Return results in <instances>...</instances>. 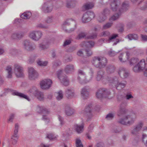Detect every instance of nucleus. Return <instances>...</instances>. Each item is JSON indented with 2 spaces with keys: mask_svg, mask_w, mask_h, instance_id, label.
I'll return each mask as SVG.
<instances>
[{
  "mask_svg": "<svg viewBox=\"0 0 147 147\" xmlns=\"http://www.w3.org/2000/svg\"><path fill=\"white\" fill-rule=\"evenodd\" d=\"M111 9L113 11H118L120 13L125 12L129 6L127 1H124L121 5V0H113L110 2Z\"/></svg>",
  "mask_w": 147,
  "mask_h": 147,
  "instance_id": "f257e3e1",
  "label": "nucleus"
},
{
  "mask_svg": "<svg viewBox=\"0 0 147 147\" xmlns=\"http://www.w3.org/2000/svg\"><path fill=\"white\" fill-rule=\"evenodd\" d=\"M136 117V114L131 112L129 114L124 115L123 118L120 119L118 122L123 125H130L134 123Z\"/></svg>",
  "mask_w": 147,
  "mask_h": 147,
  "instance_id": "f03ea898",
  "label": "nucleus"
},
{
  "mask_svg": "<svg viewBox=\"0 0 147 147\" xmlns=\"http://www.w3.org/2000/svg\"><path fill=\"white\" fill-rule=\"evenodd\" d=\"M92 63L96 68L102 69L106 67L107 60L105 57L97 56L94 57L92 60Z\"/></svg>",
  "mask_w": 147,
  "mask_h": 147,
  "instance_id": "7ed1b4c3",
  "label": "nucleus"
},
{
  "mask_svg": "<svg viewBox=\"0 0 147 147\" xmlns=\"http://www.w3.org/2000/svg\"><path fill=\"white\" fill-rule=\"evenodd\" d=\"M133 70L136 73L144 71V75L147 77V65L146 64L145 60L142 59L133 68Z\"/></svg>",
  "mask_w": 147,
  "mask_h": 147,
  "instance_id": "20e7f679",
  "label": "nucleus"
},
{
  "mask_svg": "<svg viewBox=\"0 0 147 147\" xmlns=\"http://www.w3.org/2000/svg\"><path fill=\"white\" fill-rule=\"evenodd\" d=\"M107 80L109 83L112 84V85L115 86L116 88L118 90H120L124 88L127 84L126 81L119 82L118 78L116 77H114L113 78L107 77Z\"/></svg>",
  "mask_w": 147,
  "mask_h": 147,
  "instance_id": "39448f33",
  "label": "nucleus"
},
{
  "mask_svg": "<svg viewBox=\"0 0 147 147\" xmlns=\"http://www.w3.org/2000/svg\"><path fill=\"white\" fill-rule=\"evenodd\" d=\"M71 23L70 25L69 28L64 27L63 30L65 32L68 33H71L74 32L75 29L77 28V24L75 20L72 19H69L67 20L64 23V24L65 26L68 25Z\"/></svg>",
  "mask_w": 147,
  "mask_h": 147,
  "instance_id": "423d86ee",
  "label": "nucleus"
},
{
  "mask_svg": "<svg viewBox=\"0 0 147 147\" xmlns=\"http://www.w3.org/2000/svg\"><path fill=\"white\" fill-rule=\"evenodd\" d=\"M110 93L109 90L105 88H101L96 92V96L97 98L101 99L103 98L108 97Z\"/></svg>",
  "mask_w": 147,
  "mask_h": 147,
  "instance_id": "0eeeda50",
  "label": "nucleus"
},
{
  "mask_svg": "<svg viewBox=\"0 0 147 147\" xmlns=\"http://www.w3.org/2000/svg\"><path fill=\"white\" fill-rule=\"evenodd\" d=\"M43 35L42 32L39 30H34L31 32L29 34V36L34 41H38L41 38Z\"/></svg>",
  "mask_w": 147,
  "mask_h": 147,
  "instance_id": "6e6552de",
  "label": "nucleus"
},
{
  "mask_svg": "<svg viewBox=\"0 0 147 147\" xmlns=\"http://www.w3.org/2000/svg\"><path fill=\"white\" fill-rule=\"evenodd\" d=\"M22 44L23 48L28 51H32L36 48V45L32 43L29 40H24Z\"/></svg>",
  "mask_w": 147,
  "mask_h": 147,
  "instance_id": "1a4fd4ad",
  "label": "nucleus"
},
{
  "mask_svg": "<svg viewBox=\"0 0 147 147\" xmlns=\"http://www.w3.org/2000/svg\"><path fill=\"white\" fill-rule=\"evenodd\" d=\"M14 72L17 77H21L24 76V69L20 65L15 64L14 65Z\"/></svg>",
  "mask_w": 147,
  "mask_h": 147,
  "instance_id": "9d476101",
  "label": "nucleus"
},
{
  "mask_svg": "<svg viewBox=\"0 0 147 147\" xmlns=\"http://www.w3.org/2000/svg\"><path fill=\"white\" fill-rule=\"evenodd\" d=\"M144 125V123L142 121H140L138 123L134 126L131 130V134L133 136H137L139 132L140 131Z\"/></svg>",
  "mask_w": 147,
  "mask_h": 147,
  "instance_id": "9b49d317",
  "label": "nucleus"
},
{
  "mask_svg": "<svg viewBox=\"0 0 147 147\" xmlns=\"http://www.w3.org/2000/svg\"><path fill=\"white\" fill-rule=\"evenodd\" d=\"M95 17V14L93 12L88 11L84 14L82 18V21L83 23L88 22L91 20Z\"/></svg>",
  "mask_w": 147,
  "mask_h": 147,
  "instance_id": "f8f14e48",
  "label": "nucleus"
},
{
  "mask_svg": "<svg viewBox=\"0 0 147 147\" xmlns=\"http://www.w3.org/2000/svg\"><path fill=\"white\" fill-rule=\"evenodd\" d=\"M28 78L31 80H34L38 76V73L32 67L28 68Z\"/></svg>",
  "mask_w": 147,
  "mask_h": 147,
  "instance_id": "ddd939ff",
  "label": "nucleus"
},
{
  "mask_svg": "<svg viewBox=\"0 0 147 147\" xmlns=\"http://www.w3.org/2000/svg\"><path fill=\"white\" fill-rule=\"evenodd\" d=\"M52 82L51 80L49 79H45L40 82V87L43 89H48L51 86Z\"/></svg>",
  "mask_w": 147,
  "mask_h": 147,
  "instance_id": "4468645a",
  "label": "nucleus"
},
{
  "mask_svg": "<svg viewBox=\"0 0 147 147\" xmlns=\"http://www.w3.org/2000/svg\"><path fill=\"white\" fill-rule=\"evenodd\" d=\"M57 74L61 83L64 86H67L69 84L68 80L66 77L63 76L62 71L61 70H59Z\"/></svg>",
  "mask_w": 147,
  "mask_h": 147,
  "instance_id": "2eb2a0df",
  "label": "nucleus"
},
{
  "mask_svg": "<svg viewBox=\"0 0 147 147\" xmlns=\"http://www.w3.org/2000/svg\"><path fill=\"white\" fill-rule=\"evenodd\" d=\"M19 126L18 124L16 123L15 125V129L14 131L13 134L11 138L12 144L14 145L16 144L17 142L19 136L18 135Z\"/></svg>",
  "mask_w": 147,
  "mask_h": 147,
  "instance_id": "dca6fc26",
  "label": "nucleus"
},
{
  "mask_svg": "<svg viewBox=\"0 0 147 147\" xmlns=\"http://www.w3.org/2000/svg\"><path fill=\"white\" fill-rule=\"evenodd\" d=\"M127 105L126 102H123L120 104L119 108L117 112V115L121 116L126 113L127 110L126 108Z\"/></svg>",
  "mask_w": 147,
  "mask_h": 147,
  "instance_id": "f3484780",
  "label": "nucleus"
},
{
  "mask_svg": "<svg viewBox=\"0 0 147 147\" xmlns=\"http://www.w3.org/2000/svg\"><path fill=\"white\" fill-rule=\"evenodd\" d=\"M53 6L49 3H45L42 6L41 9L43 12L48 13L51 12L52 10Z\"/></svg>",
  "mask_w": 147,
  "mask_h": 147,
  "instance_id": "a211bd4d",
  "label": "nucleus"
},
{
  "mask_svg": "<svg viewBox=\"0 0 147 147\" xmlns=\"http://www.w3.org/2000/svg\"><path fill=\"white\" fill-rule=\"evenodd\" d=\"M92 107L91 105H88L85 107L83 111H82V113L86 116L88 117H91L92 115Z\"/></svg>",
  "mask_w": 147,
  "mask_h": 147,
  "instance_id": "6ab92c4d",
  "label": "nucleus"
},
{
  "mask_svg": "<svg viewBox=\"0 0 147 147\" xmlns=\"http://www.w3.org/2000/svg\"><path fill=\"white\" fill-rule=\"evenodd\" d=\"M81 95L83 99L88 98L89 95V89L88 87H85L82 88L81 91Z\"/></svg>",
  "mask_w": 147,
  "mask_h": 147,
  "instance_id": "aec40b11",
  "label": "nucleus"
},
{
  "mask_svg": "<svg viewBox=\"0 0 147 147\" xmlns=\"http://www.w3.org/2000/svg\"><path fill=\"white\" fill-rule=\"evenodd\" d=\"M118 74L121 78H127L129 75V73L126 69L123 67H120L119 69Z\"/></svg>",
  "mask_w": 147,
  "mask_h": 147,
  "instance_id": "412c9836",
  "label": "nucleus"
},
{
  "mask_svg": "<svg viewBox=\"0 0 147 147\" xmlns=\"http://www.w3.org/2000/svg\"><path fill=\"white\" fill-rule=\"evenodd\" d=\"M129 55V54L128 52H127L125 54L121 53L119 56V60L122 63L126 62L128 59Z\"/></svg>",
  "mask_w": 147,
  "mask_h": 147,
  "instance_id": "4be33fe9",
  "label": "nucleus"
},
{
  "mask_svg": "<svg viewBox=\"0 0 147 147\" xmlns=\"http://www.w3.org/2000/svg\"><path fill=\"white\" fill-rule=\"evenodd\" d=\"M94 45V42L92 41H84L82 42L80 44V45L82 47L88 48H92Z\"/></svg>",
  "mask_w": 147,
  "mask_h": 147,
  "instance_id": "5701e85b",
  "label": "nucleus"
},
{
  "mask_svg": "<svg viewBox=\"0 0 147 147\" xmlns=\"http://www.w3.org/2000/svg\"><path fill=\"white\" fill-rule=\"evenodd\" d=\"M75 70L74 66L72 64L67 65L65 69V72L67 74H71Z\"/></svg>",
  "mask_w": 147,
  "mask_h": 147,
  "instance_id": "b1692460",
  "label": "nucleus"
},
{
  "mask_svg": "<svg viewBox=\"0 0 147 147\" xmlns=\"http://www.w3.org/2000/svg\"><path fill=\"white\" fill-rule=\"evenodd\" d=\"M84 125L82 124L81 125L75 124L74 125V129L78 134L82 133L84 130Z\"/></svg>",
  "mask_w": 147,
  "mask_h": 147,
  "instance_id": "393cba45",
  "label": "nucleus"
},
{
  "mask_svg": "<svg viewBox=\"0 0 147 147\" xmlns=\"http://www.w3.org/2000/svg\"><path fill=\"white\" fill-rule=\"evenodd\" d=\"M65 95L68 98H71L74 96V91L72 89H67L65 91Z\"/></svg>",
  "mask_w": 147,
  "mask_h": 147,
  "instance_id": "a878e982",
  "label": "nucleus"
},
{
  "mask_svg": "<svg viewBox=\"0 0 147 147\" xmlns=\"http://www.w3.org/2000/svg\"><path fill=\"white\" fill-rule=\"evenodd\" d=\"M65 112L66 115L70 116L74 113L75 110L71 107L67 106L65 108Z\"/></svg>",
  "mask_w": 147,
  "mask_h": 147,
  "instance_id": "bb28decb",
  "label": "nucleus"
},
{
  "mask_svg": "<svg viewBox=\"0 0 147 147\" xmlns=\"http://www.w3.org/2000/svg\"><path fill=\"white\" fill-rule=\"evenodd\" d=\"M92 74H89L85 76L84 79H81L80 80V83L81 84L87 83L91 80L92 78Z\"/></svg>",
  "mask_w": 147,
  "mask_h": 147,
  "instance_id": "cd10ccee",
  "label": "nucleus"
},
{
  "mask_svg": "<svg viewBox=\"0 0 147 147\" xmlns=\"http://www.w3.org/2000/svg\"><path fill=\"white\" fill-rule=\"evenodd\" d=\"M77 2L74 0H67L66 6L67 8H71L75 6Z\"/></svg>",
  "mask_w": 147,
  "mask_h": 147,
  "instance_id": "c85d7f7f",
  "label": "nucleus"
},
{
  "mask_svg": "<svg viewBox=\"0 0 147 147\" xmlns=\"http://www.w3.org/2000/svg\"><path fill=\"white\" fill-rule=\"evenodd\" d=\"M12 94L13 95H17L20 97L24 98L28 100H29L28 97L26 95L23 93L18 92L16 90H14L13 91Z\"/></svg>",
  "mask_w": 147,
  "mask_h": 147,
  "instance_id": "c756f323",
  "label": "nucleus"
},
{
  "mask_svg": "<svg viewBox=\"0 0 147 147\" xmlns=\"http://www.w3.org/2000/svg\"><path fill=\"white\" fill-rule=\"evenodd\" d=\"M115 67L112 65H108L106 68V70L107 73L110 74L113 73L115 70Z\"/></svg>",
  "mask_w": 147,
  "mask_h": 147,
  "instance_id": "7c9ffc66",
  "label": "nucleus"
},
{
  "mask_svg": "<svg viewBox=\"0 0 147 147\" xmlns=\"http://www.w3.org/2000/svg\"><path fill=\"white\" fill-rule=\"evenodd\" d=\"M6 70L7 73V78H12V69L10 66H7L6 68Z\"/></svg>",
  "mask_w": 147,
  "mask_h": 147,
  "instance_id": "2f4dec72",
  "label": "nucleus"
},
{
  "mask_svg": "<svg viewBox=\"0 0 147 147\" xmlns=\"http://www.w3.org/2000/svg\"><path fill=\"white\" fill-rule=\"evenodd\" d=\"M127 37L129 40H138L139 38L138 35L136 34H129L127 36Z\"/></svg>",
  "mask_w": 147,
  "mask_h": 147,
  "instance_id": "473e14b6",
  "label": "nucleus"
},
{
  "mask_svg": "<svg viewBox=\"0 0 147 147\" xmlns=\"http://www.w3.org/2000/svg\"><path fill=\"white\" fill-rule=\"evenodd\" d=\"M35 96L40 101H42L44 99L43 93L39 91H38Z\"/></svg>",
  "mask_w": 147,
  "mask_h": 147,
  "instance_id": "72a5a7b5",
  "label": "nucleus"
},
{
  "mask_svg": "<svg viewBox=\"0 0 147 147\" xmlns=\"http://www.w3.org/2000/svg\"><path fill=\"white\" fill-rule=\"evenodd\" d=\"M32 16L31 13L29 11L26 12L24 13L21 16L22 18L24 19H29Z\"/></svg>",
  "mask_w": 147,
  "mask_h": 147,
  "instance_id": "f704fd0d",
  "label": "nucleus"
},
{
  "mask_svg": "<svg viewBox=\"0 0 147 147\" xmlns=\"http://www.w3.org/2000/svg\"><path fill=\"white\" fill-rule=\"evenodd\" d=\"M85 73L82 70H78V78L80 82V80H81V79H84L85 78Z\"/></svg>",
  "mask_w": 147,
  "mask_h": 147,
  "instance_id": "c9c22d12",
  "label": "nucleus"
},
{
  "mask_svg": "<svg viewBox=\"0 0 147 147\" xmlns=\"http://www.w3.org/2000/svg\"><path fill=\"white\" fill-rule=\"evenodd\" d=\"M94 6V4L93 3H86L84 6L83 7L86 10L92 8Z\"/></svg>",
  "mask_w": 147,
  "mask_h": 147,
  "instance_id": "e433bc0d",
  "label": "nucleus"
},
{
  "mask_svg": "<svg viewBox=\"0 0 147 147\" xmlns=\"http://www.w3.org/2000/svg\"><path fill=\"white\" fill-rule=\"evenodd\" d=\"M139 59L137 57H133L131 58L129 61V64L131 66L136 64L139 61Z\"/></svg>",
  "mask_w": 147,
  "mask_h": 147,
  "instance_id": "4c0bfd02",
  "label": "nucleus"
},
{
  "mask_svg": "<svg viewBox=\"0 0 147 147\" xmlns=\"http://www.w3.org/2000/svg\"><path fill=\"white\" fill-rule=\"evenodd\" d=\"M63 97V92L62 90H59L57 93L56 98L57 100H61Z\"/></svg>",
  "mask_w": 147,
  "mask_h": 147,
  "instance_id": "58836bf2",
  "label": "nucleus"
},
{
  "mask_svg": "<svg viewBox=\"0 0 147 147\" xmlns=\"http://www.w3.org/2000/svg\"><path fill=\"white\" fill-rule=\"evenodd\" d=\"M38 65L40 66H45L47 65L48 62L47 61H43L40 60H38L37 61Z\"/></svg>",
  "mask_w": 147,
  "mask_h": 147,
  "instance_id": "ea45409f",
  "label": "nucleus"
},
{
  "mask_svg": "<svg viewBox=\"0 0 147 147\" xmlns=\"http://www.w3.org/2000/svg\"><path fill=\"white\" fill-rule=\"evenodd\" d=\"M107 19L106 16H104L102 14H100L97 18V20L99 22H104Z\"/></svg>",
  "mask_w": 147,
  "mask_h": 147,
  "instance_id": "a19ab883",
  "label": "nucleus"
},
{
  "mask_svg": "<svg viewBox=\"0 0 147 147\" xmlns=\"http://www.w3.org/2000/svg\"><path fill=\"white\" fill-rule=\"evenodd\" d=\"M103 74L102 71H100L97 72L96 77V80L97 81L101 80L103 77Z\"/></svg>",
  "mask_w": 147,
  "mask_h": 147,
  "instance_id": "79ce46f5",
  "label": "nucleus"
},
{
  "mask_svg": "<svg viewBox=\"0 0 147 147\" xmlns=\"http://www.w3.org/2000/svg\"><path fill=\"white\" fill-rule=\"evenodd\" d=\"M121 13L119 12V13H116L112 16L110 18V21H115L118 19Z\"/></svg>",
  "mask_w": 147,
  "mask_h": 147,
  "instance_id": "37998d69",
  "label": "nucleus"
},
{
  "mask_svg": "<svg viewBox=\"0 0 147 147\" xmlns=\"http://www.w3.org/2000/svg\"><path fill=\"white\" fill-rule=\"evenodd\" d=\"M38 91L37 88L34 87L31 88L28 91V92L29 94H33L35 96Z\"/></svg>",
  "mask_w": 147,
  "mask_h": 147,
  "instance_id": "c03bdc74",
  "label": "nucleus"
},
{
  "mask_svg": "<svg viewBox=\"0 0 147 147\" xmlns=\"http://www.w3.org/2000/svg\"><path fill=\"white\" fill-rule=\"evenodd\" d=\"M42 112L43 114H45L46 115H43L42 118L44 119H47V115L49 113V111L48 110L45 108H44L42 110Z\"/></svg>",
  "mask_w": 147,
  "mask_h": 147,
  "instance_id": "a18cd8bd",
  "label": "nucleus"
},
{
  "mask_svg": "<svg viewBox=\"0 0 147 147\" xmlns=\"http://www.w3.org/2000/svg\"><path fill=\"white\" fill-rule=\"evenodd\" d=\"M142 142L144 145L147 146V135L143 134L142 137Z\"/></svg>",
  "mask_w": 147,
  "mask_h": 147,
  "instance_id": "49530a36",
  "label": "nucleus"
},
{
  "mask_svg": "<svg viewBox=\"0 0 147 147\" xmlns=\"http://www.w3.org/2000/svg\"><path fill=\"white\" fill-rule=\"evenodd\" d=\"M110 33L107 31H103L100 34V36L101 37H105L109 36L110 35Z\"/></svg>",
  "mask_w": 147,
  "mask_h": 147,
  "instance_id": "de8ad7c7",
  "label": "nucleus"
},
{
  "mask_svg": "<svg viewBox=\"0 0 147 147\" xmlns=\"http://www.w3.org/2000/svg\"><path fill=\"white\" fill-rule=\"evenodd\" d=\"M120 52L119 51L117 52H115L114 51H113L112 49H111L108 53V55L110 56H114Z\"/></svg>",
  "mask_w": 147,
  "mask_h": 147,
  "instance_id": "09e8293b",
  "label": "nucleus"
},
{
  "mask_svg": "<svg viewBox=\"0 0 147 147\" xmlns=\"http://www.w3.org/2000/svg\"><path fill=\"white\" fill-rule=\"evenodd\" d=\"M76 147H83V145L82 144L81 140L78 139H76Z\"/></svg>",
  "mask_w": 147,
  "mask_h": 147,
  "instance_id": "8fccbe9b",
  "label": "nucleus"
},
{
  "mask_svg": "<svg viewBox=\"0 0 147 147\" xmlns=\"http://www.w3.org/2000/svg\"><path fill=\"white\" fill-rule=\"evenodd\" d=\"M86 35V34L84 32L80 33L76 37L77 39H80L84 38Z\"/></svg>",
  "mask_w": 147,
  "mask_h": 147,
  "instance_id": "3c124183",
  "label": "nucleus"
},
{
  "mask_svg": "<svg viewBox=\"0 0 147 147\" xmlns=\"http://www.w3.org/2000/svg\"><path fill=\"white\" fill-rule=\"evenodd\" d=\"M110 13V11L109 9H104L102 12L101 14H102L104 16H107L109 15Z\"/></svg>",
  "mask_w": 147,
  "mask_h": 147,
  "instance_id": "603ef678",
  "label": "nucleus"
},
{
  "mask_svg": "<svg viewBox=\"0 0 147 147\" xmlns=\"http://www.w3.org/2000/svg\"><path fill=\"white\" fill-rule=\"evenodd\" d=\"M113 25V24L111 23H107L105 24L103 27L104 29H107L110 28Z\"/></svg>",
  "mask_w": 147,
  "mask_h": 147,
  "instance_id": "864d4df0",
  "label": "nucleus"
},
{
  "mask_svg": "<svg viewBox=\"0 0 147 147\" xmlns=\"http://www.w3.org/2000/svg\"><path fill=\"white\" fill-rule=\"evenodd\" d=\"M47 137L50 140H54L56 138L53 134L51 133L47 134Z\"/></svg>",
  "mask_w": 147,
  "mask_h": 147,
  "instance_id": "5fc2aeb1",
  "label": "nucleus"
},
{
  "mask_svg": "<svg viewBox=\"0 0 147 147\" xmlns=\"http://www.w3.org/2000/svg\"><path fill=\"white\" fill-rule=\"evenodd\" d=\"M118 37V34H113L111 36L109 37L108 40L109 42L112 41L113 39H115Z\"/></svg>",
  "mask_w": 147,
  "mask_h": 147,
  "instance_id": "6e6d98bb",
  "label": "nucleus"
},
{
  "mask_svg": "<svg viewBox=\"0 0 147 147\" xmlns=\"http://www.w3.org/2000/svg\"><path fill=\"white\" fill-rule=\"evenodd\" d=\"M114 114L112 113H109L107 115L106 118L107 120H109L112 119L114 117Z\"/></svg>",
  "mask_w": 147,
  "mask_h": 147,
  "instance_id": "4d7b16f0",
  "label": "nucleus"
},
{
  "mask_svg": "<svg viewBox=\"0 0 147 147\" xmlns=\"http://www.w3.org/2000/svg\"><path fill=\"white\" fill-rule=\"evenodd\" d=\"M58 118L60 123V124L62 126L64 124V121L63 119L60 116H58Z\"/></svg>",
  "mask_w": 147,
  "mask_h": 147,
  "instance_id": "13d9d810",
  "label": "nucleus"
},
{
  "mask_svg": "<svg viewBox=\"0 0 147 147\" xmlns=\"http://www.w3.org/2000/svg\"><path fill=\"white\" fill-rule=\"evenodd\" d=\"M53 17L52 16L47 17L45 20V22L47 23H50L53 21Z\"/></svg>",
  "mask_w": 147,
  "mask_h": 147,
  "instance_id": "bf43d9fd",
  "label": "nucleus"
},
{
  "mask_svg": "<svg viewBox=\"0 0 147 147\" xmlns=\"http://www.w3.org/2000/svg\"><path fill=\"white\" fill-rule=\"evenodd\" d=\"M17 39L22 38L24 36V34L22 32L17 33Z\"/></svg>",
  "mask_w": 147,
  "mask_h": 147,
  "instance_id": "052dcab7",
  "label": "nucleus"
},
{
  "mask_svg": "<svg viewBox=\"0 0 147 147\" xmlns=\"http://www.w3.org/2000/svg\"><path fill=\"white\" fill-rule=\"evenodd\" d=\"M15 116V114H11L9 116V119L8 120V122H12L14 119Z\"/></svg>",
  "mask_w": 147,
  "mask_h": 147,
  "instance_id": "680f3d73",
  "label": "nucleus"
},
{
  "mask_svg": "<svg viewBox=\"0 0 147 147\" xmlns=\"http://www.w3.org/2000/svg\"><path fill=\"white\" fill-rule=\"evenodd\" d=\"M71 43V41L70 40H66L64 42L63 46H66L70 44Z\"/></svg>",
  "mask_w": 147,
  "mask_h": 147,
  "instance_id": "e2e57ef3",
  "label": "nucleus"
},
{
  "mask_svg": "<svg viewBox=\"0 0 147 147\" xmlns=\"http://www.w3.org/2000/svg\"><path fill=\"white\" fill-rule=\"evenodd\" d=\"M37 27L39 28H47V26L44 25L41 23L38 24L37 26Z\"/></svg>",
  "mask_w": 147,
  "mask_h": 147,
  "instance_id": "0e129e2a",
  "label": "nucleus"
},
{
  "mask_svg": "<svg viewBox=\"0 0 147 147\" xmlns=\"http://www.w3.org/2000/svg\"><path fill=\"white\" fill-rule=\"evenodd\" d=\"M141 37L142 40L144 41H147V35L141 34Z\"/></svg>",
  "mask_w": 147,
  "mask_h": 147,
  "instance_id": "69168bd1",
  "label": "nucleus"
},
{
  "mask_svg": "<svg viewBox=\"0 0 147 147\" xmlns=\"http://www.w3.org/2000/svg\"><path fill=\"white\" fill-rule=\"evenodd\" d=\"M76 48V47L75 46L71 47H69L68 51L69 52H72L75 50Z\"/></svg>",
  "mask_w": 147,
  "mask_h": 147,
  "instance_id": "338daca9",
  "label": "nucleus"
},
{
  "mask_svg": "<svg viewBox=\"0 0 147 147\" xmlns=\"http://www.w3.org/2000/svg\"><path fill=\"white\" fill-rule=\"evenodd\" d=\"M38 147H50L49 145L48 144H45L44 143H41L38 145Z\"/></svg>",
  "mask_w": 147,
  "mask_h": 147,
  "instance_id": "774afa93",
  "label": "nucleus"
}]
</instances>
